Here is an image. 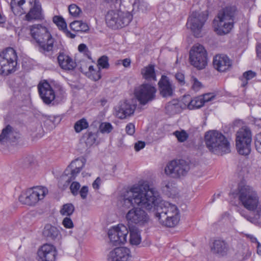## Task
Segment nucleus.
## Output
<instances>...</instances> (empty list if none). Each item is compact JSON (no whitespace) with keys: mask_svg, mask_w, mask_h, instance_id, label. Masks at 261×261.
<instances>
[{"mask_svg":"<svg viewBox=\"0 0 261 261\" xmlns=\"http://www.w3.org/2000/svg\"><path fill=\"white\" fill-rule=\"evenodd\" d=\"M64 32L65 33L67 37H70L71 38H74L75 37V34L71 33L67 29L64 31Z\"/></svg>","mask_w":261,"mask_h":261,"instance_id":"obj_63","label":"nucleus"},{"mask_svg":"<svg viewBox=\"0 0 261 261\" xmlns=\"http://www.w3.org/2000/svg\"><path fill=\"white\" fill-rule=\"evenodd\" d=\"M158 85L160 94L163 97H167L172 95L174 87L167 76L162 75Z\"/></svg>","mask_w":261,"mask_h":261,"instance_id":"obj_25","label":"nucleus"},{"mask_svg":"<svg viewBox=\"0 0 261 261\" xmlns=\"http://www.w3.org/2000/svg\"><path fill=\"white\" fill-rule=\"evenodd\" d=\"M133 11L145 12L148 9V5L144 0H134L133 3Z\"/></svg>","mask_w":261,"mask_h":261,"instance_id":"obj_35","label":"nucleus"},{"mask_svg":"<svg viewBox=\"0 0 261 261\" xmlns=\"http://www.w3.org/2000/svg\"><path fill=\"white\" fill-rule=\"evenodd\" d=\"M145 146V143L143 141H138L135 144L134 148L136 151H139L143 149Z\"/></svg>","mask_w":261,"mask_h":261,"instance_id":"obj_53","label":"nucleus"},{"mask_svg":"<svg viewBox=\"0 0 261 261\" xmlns=\"http://www.w3.org/2000/svg\"><path fill=\"white\" fill-rule=\"evenodd\" d=\"M39 95L46 105H57L60 103L64 97V91L59 88L54 90L46 81L41 82L38 85Z\"/></svg>","mask_w":261,"mask_h":261,"instance_id":"obj_7","label":"nucleus"},{"mask_svg":"<svg viewBox=\"0 0 261 261\" xmlns=\"http://www.w3.org/2000/svg\"><path fill=\"white\" fill-rule=\"evenodd\" d=\"M129 231L127 227L123 224H119L109 229L108 236L110 241L114 245L124 244L127 241Z\"/></svg>","mask_w":261,"mask_h":261,"instance_id":"obj_19","label":"nucleus"},{"mask_svg":"<svg viewBox=\"0 0 261 261\" xmlns=\"http://www.w3.org/2000/svg\"><path fill=\"white\" fill-rule=\"evenodd\" d=\"M189 60L191 64L197 69L204 68L207 65L206 51L200 44H195L190 51Z\"/></svg>","mask_w":261,"mask_h":261,"instance_id":"obj_15","label":"nucleus"},{"mask_svg":"<svg viewBox=\"0 0 261 261\" xmlns=\"http://www.w3.org/2000/svg\"><path fill=\"white\" fill-rule=\"evenodd\" d=\"M81 187V185L79 182L73 181L72 182L70 186V189L72 194L75 196L79 194V189Z\"/></svg>","mask_w":261,"mask_h":261,"instance_id":"obj_44","label":"nucleus"},{"mask_svg":"<svg viewBox=\"0 0 261 261\" xmlns=\"http://www.w3.org/2000/svg\"><path fill=\"white\" fill-rule=\"evenodd\" d=\"M192 84V88L195 91H198L202 87L201 83L195 77L192 76L191 79Z\"/></svg>","mask_w":261,"mask_h":261,"instance_id":"obj_43","label":"nucleus"},{"mask_svg":"<svg viewBox=\"0 0 261 261\" xmlns=\"http://www.w3.org/2000/svg\"><path fill=\"white\" fill-rule=\"evenodd\" d=\"M158 201L153 206L155 207L156 212L155 213V217L158 219H162L166 216H174L179 215V212L177 206L169 202L161 200L158 194Z\"/></svg>","mask_w":261,"mask_h":261,"instance_id":"obj_17","label":"nucleus"},{"mask_svg":"<svg viewBox=\"0 0 261 261\" xmlns=\"http://www.w3.org/2000/svg\"><path fill=\"white\" fill-rule=\"evenodd\" d=\"M53 21L58 27L59 29L64 31L67 29L66 23L63 17L55 16L53 17Z\"/></svg>","mask_w":261,"mask_h":261,"instance_id":"obj_39","label":"nucleus"},{"mask_svg":"<svg viewBox=\"0 0 261 261\" xmlns=\"http://www.w3.org/2000/svg\"><path fill=\"white\" fill-rule=\"evenodd\" d=\"M136 107L127 100L121 101L115 108L116 116L121 119L130 116L134 113Z\"/></svg>","mask_w":261,"mask_h":261,"instance_id":"obj_22","label":"nucleus"},{"mask_svg":"<svg viewBox=\"0 0 261 261\" xmlns=\"http://www.w3.org/2000/svg\"><path fill=\"white\" fill-rule=\"evenodd\" d=\"M173 135L176 137L180 142H184L187 140L189 135L184 130L181 131L176 130L173 133Z\"/></svg>","mask_w":261,"mask_h":261,"instance_id":"obj_41","label":"nucleus"},{"mask_svg":"<svg viewBox=\"0 0 261 261\" xmlns=\"http://www.w3.org/2000/svg\"><path fill=\"white\" fill-rule=\"evenodd\" d=\"M256 50L257 56L261 59V44H258L256 45Z\"/></svg>","mask_w":261,"mask_h":261,"instance_id":"obj_62","label":"nucleus"},{"mask_svg":"<svg viewBox=\"0 0 261 261\" xmlns=\"http://www.w3.org/2000/svg\"><path fill=\"white\" fill-rule=\"evenodd\" d=\"M17 55L12 47L7 48L0 53V74L6 76L16 70Z\"/></svg>","mask_w":261,"mask_h":261,"instance_id":"obj_9","label":"nucleus"},{"mask_svg":"<svg viewBox=\"0 0 261 261\" xmlns=\"http://www.w3.org/2000/svg\"><path fill=\"white\" fill-rule=\"evenodd\" d=\"M101 184V179L100 177H97L94 181L92 184L93 188L94 189H98L99 188V186Z\"/></svg>","mask_w":261,"mask_h":261,"instance_id":"obj_57","label":"nucleus"},{"mask_svg":"<svg viewBox=\"0 0 261 261\" xmlns=\"http://www.w3.org/2000/svg\"><path fill=\"white\" fill-rule=\"evenodd\" d=\"M47 193L48 190L45 187H35L22 193L19 197V201L23 204L33 206L43 199Z\"/></svg>","mask_w":261,"mask_h":261,"instance_id":"obj_12","label":"nucleus"},{"mask_svg":"<svg viewBox=\"0 0 261 261\" xmlns=\"http://www.w3.org/2000/svg\"><path fill=\"white\" fill-rule=\"evenodd\" d=\"M158 192L147 184L132 188L127 191L121 200L123 211L135 208V205L151 210L158 201Z\"/></svg>","mask_w":261,"mask_h":261,"instance_id":"obj_1","label":"nucleus"},{"mask_svg":"<svg viewBox=\"0 0 261 261\" xmlns=\"http://www.w3.org/2000/svg\"><path fill=\"white\" fill-rule=\"evenodd\" d=\"M88 193V188L87 186H83L80 191H79V193L80 194L81 197L83 199H85L87 197Z\"/></svg>","mask_w":261,"mask_h":261,"instance_id":"obj_51","label":"nucleus"},{"mask_svg":"<svg viewBox=\"0 0 261 261\" xmlns=\"http://www.w3.org/2000/svg\"><path fill=\"white\" fill-rule=\"evenodd\" d=\"M165 109L167 113L174 115L180 112L182 109H185V107L184 103L181 104L177 100H173L167 104Z\"/></svg>","mask_w":261,"mask_h":261,"instance_id":"obj_30","label":"nucleus"},{"mask_svg":"<svg viewBox=\"0 0 261 261\" xmlns=\"http://www.w3.org/2000/svg\"><path fill=\"white\" fill-rule=\"evenodd\" d=\"M24 164L26 166L31 165L34 162L33 158L31 156L27 157L24 159Z\"/></svg>","mask_w":261,"mask_h":261,"instance_id":"obj_61","label":"nucleus"},{"mask_svg":"<svg viewBox=\"0 0 261 261\" xmlns=\"http://www.w3.org/2000/svg\"><path fill=\"white\" fill-rule=\"evenodd\" d=\"M205 142L209 150L218 155L230 152V144L226 137L217 130H210L205 135Z\"/></svg>","mask_w":261,"mask_h":261,"instance_id":"obj_3","label":"nucleus"},{"mask_svg":"<svg viewBox=\"0 0 261 261\" xmlns=\"http://www.w3.org/2000/svg\"><path fill=\"white\" fill-rule=\"evenodd\" d=\"M74 210V206L72 203H66L62 206L60 213L63 216L70 217L73 213Z\"/></svg>","mask_w":261,"mask_h":261,"instance_id":"obj_36","label":"nucleus"},{"mask_svg":"<svg viewBox=\"0 0 261 261\" xmlns=\"http://www.w3.org/2000/svg\"><path fill=\"white\" fill-rule=\"evenodd\" d=\"M10 5L12 11L15 15L19 14L18 12H16V9L21 8L26 10L27 8L25 6H28L30 9L25 16L28 21L41 19L43 17L41 5L37 0H12Z\"/></svg>","mask_w":261,"mask_h":261,"instance_id":"obj_6","label":"nucleus"},{"mask_svg":"<svg viewBox=\"0 0 261 261\" xmlns=\"http://www.w3.org/2000/svg\"><path fill=\"white\" fill-rule=\"evenodd\" d=\"M129 232V242L132 245H139L141 241L140 232L137 227L134 225L128 226Z\"/></svg>","mask_w":261,"mask_h":261,"instance_id":"obj_31","label":"nucleus"},{"mask_svg":"<svg viewBox=\"0 0 261 261\" xmlns=\"http://www.w3.org/2000/svg\"><path fill=\"white\" fill-rule=\"evenodd\" d=\"M228 250L229 245L227 243L223 240H215L211 246V252L218 257L226 256Z\"/></svg>","mask_w":261,"mask_h":261,"instance_id":"obj_24","label":"nucleus"},{"mask_svg":"<svg viewBox=\"0 0 261 261\" xmlns=\"http://www.w3.org/2000/svg\"><path fill=\"white\" fill-rule=\"evenodd\" d=\"M238 212L240 213V214L245 219H246L248 221L253 222V218L249 217L248 215H247V213L246 211L243 209H239Z\"/></svg>","mask_w":261,"mask_h":261,"instance_id":"obj_55","label":"nucleus"},{"mask_svg":"<svg viewBox=\"0 0 261 261\" xmlns=\"http://www.w3.org/2000/svg\"><path fill=\"white\" fill-rule=\"evenodd\" d=\"M255 146L257 151L261 153V132L255 136Z\"/></svg>","mask_w":261,"mask_h":261,"instance_id":"obj_45","label":"nucleus"},{"mask_svg":"<svg viewBox=\"0 0 261 261\" xmlns=\"http://www.w3.org/2000/svg\"><path fill=\"white\" fill-rule=\"evenodd\" d=\"M125 219L128 226L136 224L142 226L147 224L149 221L147 213L141 208H132L128 211L125 215Z\"/></svg>","mask_w":261,"mask_h":261,"instance_id":"obj_18","label":"nucleus"},{"mask_svg":"<svg viewBox=\"0 0 261 261\" xmlns=\"http://www.w3.org/2000/svg\"><path fill=\"white\" fill-rule=\"evenodd\" d=\"M88 140H90L91 143H93L96 141V135L92 132H88Z\"/></svg>","mask_w":261,"mask_h":261,"instance_id":"obj_58","label":"nucleus"},{"mask_svg":"<svg viewBox=\"0 0 261 261\" xmlns=\"http://www.w3.org/2000/svg\"><path fill=\"white\" fill-rule=\"evenodd\" d=\"M131 252L125 247H119L110 251L106 257V261H130Z\"/></svg>","mask_w":261,"mask_h":261,"instance_id":"obj_20","label":"nucleus"},{"mask_svg":"<svg viewBox=\"0 0 261 261\" xmlns=\"http://www.w3.org/2000/svg\"><path fill=\"white\" fill-rule=\"evenodd\" d=\"M20 138L19 133L10 125L3 129L0 134V143L6 145L9 143L15 142Z\"/></svg>","mask_w":261,"mask_h":261,"instance_id":"obj_21","label":"nucleus"},{"mask_svg":"<svg viewBox=\"0 0 261 261\" xmlns=\"http://www.w3.org/2000/svg\"><path fill=\"white\" fill-rule=\"evenodd\" d=\"M237 13L236 7H227L220 11L213 21L214 31L219 35L230 32L233 27L234 17Z\"/></svg>","mask_w":261,"mask_h":261,"instance_id":"obj_2","label":"nucleus"},{"mask_svg":"<svg viewBox=\"0 0 261 261\" xmlns=\"http://www.w3.org/2000/svg\"><path fill=\"white\" fill-rule=\"evenodd\" d=\"M113 128L112 125L109 122H102L99 126V130L102 134H109Z\"/></svg>","mask_w":261,"mask_h":261,"instance_id":"obj_40","label":"nucleus"},{"mask_svg":"<svg viewBox=\"0 0 261 261\" xmlns=\"http://www.w3.org/2000/svg\"><path fill=\"white\" fill-rule=\"evenodd\" d=\"M81 21H74L72 22L70 24V28L71 30L76 32H79L80 29Z\"/></svg>","mask_w":261,"mask_h":261,"instance_id":"obj_50","label":"nucleus"},{"mask_svg":"<svg viewBox=\"0 0 261 261\" xmlns=\"http://www.w3.org/2000/svg\"><path fill=\"white\" fill-rule=\"evenodd\" d=\"M158 220L162 225L172 227L178 223L180 220V215L174 216H166V217L162 218V219Z\"/></svg>","mask_w":261,"mask_h":261,"instance_id":"obj_34","label":"nucleus"},{"mask_svg":"<svg viewBox=\"0 0 261 261\" xmlns=\"http://www.w3.org/2000/svg\"><path fill=\"white\" fill-rule=\"evenodd\" d=\"M85 163L86 160L84 158H78L73 161L60 177L59 186L62 185L63 189L66 188L70 182L74 180L81 172Z\"/></svg>","mask_w":261,"mask_h":261,"instance_id":"obj_10","label":"nucleus"},{"mask_svg":"<svg viewBox=\"0 0 261 261\" xmlns=\"http://www.w3.org/2000/svg\"><path fill=\"white\" fill-rule=\"evenodd\" d=\"M56 255L55 247L48 244H44L38 251L40 261H54Z\"/></svg>","mask_w":261,"mask_h":261,"instance_id":"obj_23","label":"nucleus"},{"mask_svg":"<svg viewBox=\"0 0 261 261\" xmlns=\"http://www.w3.org/2000/svg\"><path fill=\"white\" fill-rule=\"evenodd\" d=\"M156 92L154 86L144 83L135 89L134 95L141 105H145L155 99Z\"/></svg>","mask_w":261,"mask_h":261,"instance_id":"obj_16","label":"nucleus"},{"mask_svg":"<svg viewBox=\"0 0 261 261\" xmlns=\"http://www.w3.org/2000/svg\"><path fill=\"white\" fill-rule=\"evenodd\" d=\"M201 98L204 104L206 102L211 101L215 98V95L212 93H206L202 95H200Z\"/></svg>","mask_w":261,"mask_h":261,"instance_id":"obj_48","label":"nucleus"},{"mask_svg":"<svg viewBox=\"0 0 261 261\" xmlns=\"http://www.w3.org/2000/svg\"><path fill=\"white\" fill-rule=\"evenodd\" d=\"M78 50L80 52L86 53L88 52L87 46L85 44H81L78 46Z\"/></svg>","mask_w":261,"mask_h":261,"instance_id":"obj_60","label":"nucleus"},{"mask_svg":"<svg viewBox=\"0 0 261 261\" xmlns=\"http://www.w3.org/2000/svg\"><path fill=\"white\" fill-rule=\"evenodd\" d=\"M125 130L127 134L133 135L135 132V127L134 124L132 123H128L125 127Z\"/></svg>","mask_w":261,"mask_h":261,"instance_id":"obj_49","label":"nucleus"},{"mask_svg":"<svg viewBox=\"0 0 261 261\" xmlns=\"http://www.w3.org/2000/svg\"><path fill=\"white\" fill-rule=\"evenodd\" d=\"M60 234L59 230L50 224L46 225L43 231V235L48 240H55Z\"/></svg>","mask_w":261,"mask_h":261,"instance_id":"obj_33","label":"nucleus"},{"mask_svg":"<svg viewBox=\"0 0 261 261\" xmlns=\"http://www.w3.org/2000/svg\"><path fill=\"white\" fill-rule=\"evenodd\" d=\"M256 76V73L251 71L249 70L248 71L245 72L243 73V77H241V80H243V79H245L247 81L250 80L252 79H253L254 77Z\"/></svg>","mask_w":261,"mask_h":261,"instance_id":"obj_47","label":"nucleus"},{"mask_svg":"<svg viewBox=\"0 0 261 261\" xmlns=\"http://www.w3.org/2000/svg\"><path fill=\"white\" fill-rule=\"evenodd\" d=\"M182 103H184L185 109L189 110L199 109L204 106L200 96L192 98L190 95H185L182 99Z\"/></svg>","mask_w":261,"mask_h":261,"instance_id":"obj_27","label":"nucleus"},{"mask_svg":"<svg viewBox=\"0 0 261 261\" xmlns=\"http://www.w3.org/2000/svg\"><path fill=\"white\" fill-rule=\"evenodd\" d=\"M89 126V123L87 120L82 118L75 122L74 128L76 133H80L83 129H86Z\"/></svg>","mask_w":261,"mask_h":261,"instance_id":"obj_37","label":"nucleus"},{"mask_svg":"<svg viewBox=\"0 0 261 261\" xmlns=\"http://www.w3.org/2000/svg\"><path fill=\"white\" fill-rule=\"evenodd\" d=\"M162 189L163 192L168 197H174L177 193V190L175 184L168 180L162 182Z\"/></svg>","mask_w":261,"mask_h":261,"instance_id":"obj_29","label":"nucleus"},{"mask_svg":"<svg viewBox=\"0 0 261 261\" xmlns=\"http://www.w3.org/2000/svg\"><path fill=\"white\" fill-rule=\"evenodd\" d=\"M190 170L189 164L185 160H173L169 162L165 168V174L174 178L185 176Z\"/></svg>","mask_w":261,"mask_h":261,"instance_id":"obj_14","label":"nucleus"},{"mask_svg":"<svg viewBox=\"0 0 261 261\" xmlns=\"http://www.w3.org/2000/svg\"><path fill=\"white\" fill-rule=\"evenodd\" d=\"M239 199L242 205L250 211L255 212L259 217L261 212V204L256 191L249 186L241 188L239 193Z\"/></svg>","mask_w":261,"mask_h":261,"instance_id":"obj_5","label":"nucleus"},{"mask_svg":"<svg viewBox=\"0 0 261 261\" xmlns=\"http://www.w3.org/2000/svg\"><path fill=\"white\" fill-rule=\"evenodd\" d=\"M236 143L239 154L247 155L251 151L252 134L249 128L244 126L236 133Z\"/></svg>","mask_w":261,"mask_h":261,"instance_id":"obj_11","label":"nucleus"},{"mask_svg":"<svg viewBox=\"0 0 261 261\" xmlns=\"http://www.w3.org/2000/svg\"><path fill=\"white\" fill-rule=\"evenodd\" d=\"M207 15L203 12H193L189 17L187 27L196 37L202 36V31Z\"/></svg>","mask_w":261,"mask_h":261,"instance_id":"obj_13","label":"nucleus"},{"mask_svg":"<svg viewBox=\"0 0 261 261\" xmlns=\"http://www.w3.org/2000/svg\"><path fill=\"white\" fill-rule=\"evenodd\" d=\"M133 19L131 13L128 11H122L119 9H111L106 15L107 25L113 29L122 28L127 25Z\"/></svg>","mask_w":261,"mask_h":261,"instance_id":"obj_8","label":"nucleus"},{"mask_svg":"<svg viewBox=\"0 0 261 261\" xmlns=\"http://www.w3.org/2000/svg\"><path fill=\"white\" fill-rule=\"evenodd\" d=\"M213 65L216 69L224 72L229 69L231 63L228 57L224 55H216L213 60Z\"/></svg>","mask_w":261,"mask_h":261,"instance_id":"obj_26","label":"nucleus"},{"mask_svg":"<svg viewBox=\"0 0 261 261\" xmlns=\"http://www.w3.org/2000/svg\"><path fill=\"white\" fill-rule=\"evenodd\" d=\"M63 225L66 228H72L73 227V223L69 217H65L62 221Z\"/></svg>","mask_w":261,"mask_h":261,"instance_id":"obj_46","label":"nucleus"},{"mask_svg":"<svg viewBox=\"0 0 261 261\" xmlns=\"http://www.w3.org/2000/svg\"><path fill=\"white\" fill-rule=\"evenodd\" d=\"M247 237L250 239L251 242H256L257 243V241L256 238L254 237L251 234H247Z\"/></svg>","mask_w":261,"mask_h":261,"instance_id":"obj_64","label":"nucleus"},{"mask_svg":"<svg viewBox=\"0 0 261 261\" xmlns=\"http://www.w3.org/2000/svg\"><path fill=\"white\" fill-rule=\"evenodd\" d=\"M98 65L102 68L108 69L109 67L108 58L106 56L101 57L98 60Z\"/></svg>","mask_w":261,"mask_h":261,"instance_id":"obj_42","label":"nucleus"},{"mask_svg":"<svg viewBox=\"0 0 261 261\" xmlns=\"http://www.w3.org/2000/svg\"><path fill=\"white\" fill-rule=\"evenodd\" d=\"M141 73L143 78L147 81H156L154 66L153 65L149 64L143 67L141 70Z\"/></svg>","mask_w":261,"mask_h":261,"instance_id":"obj_32","label":"nucleus"},{"mask_svg":"<svg viewBox=\"0 0 261 261\" xmlns=\"http://www.w3.org/2000/svg\"><path fill=\"white\" fill-rule=\"evenodd\" d=\"M175 77L181 85L185 84V76L183 73L181 72H177L176 73Z\"/></svg>","mask_w":261,"mask_h":261,"instance_id":"obj_52","label":"nucleus"},{"mask_svg":"<svg viewBox=\"0 0 261 261\" xmlns=\"http://www.w3.org/2000/svg\"><path fill=\"white\" fill-rule=\"evenodd\" d=\"M91 76L94 81H96L99 80L101 78L100 67L98 68V71H96L95 70V72L92 73Z\"/></svg>","mask_w":261,"mask_h":261,"instance_id":"obj_54","label":"nucleus"},{"mask_svg":"<svg viewBox=\"0 0 261 261\" xmlns=\"http://www.w3.org/2000/svg\"><path fill=\"white\" fill-rule=\"evenodd\" d=\"M30 32L33 40L39 45L41 51L53 50L54 39L46 27L34 24L30 27Z\"/></svg>","mask_w":261,"mask_h":261,"instance_id":"obj_4","label":"nucleus"},{"mask_svg":"<svg viewBox=\"0 0 261 261\" xmlns=\"http://www.w3.org/2000/svg\"><path fill=\"white\" fill-rule=\"evenodd\" d=\"M88 30L89 27L87 24L81 21L80 29H79V32H86Z\"/></svg>","mask_w":261,"mask_h":261,"instance_id":"obj_59","label":"nucleus"},{"mask_svg":"<svg viewBox=\"0 0 261 261\" xmlns=\"http://www.w3.org/2000/svg\"><path fill=\"white\" fill-rule=\"evenodd\" d=\"M58 61L61 68L65 70H72L76 67L75 62L63 53L59 54Z\"/></svg>","mask_w":261,"mask_h":261,"instance_id":"obj_28","label":"nucleus"},{"mask_svg":"<svg viewBox=\"0 0 261 261\" xmlns=\"http://www.w3.org/2000/svg\"><path fill=\"white\" fill-rule=\"evenodd\" d=\"M119 62H122V64L124 67H129L130 65L131 60L129 58H126L123 60H118Z\"/></svg>","mask_w":261,"mask_h":261,"instance_id":"obj_56","label":"nucleus"},{"mask_svg":"<svg viewBox=\"0 0 261 261\" xmlns=\"http://www.w3.org/2000/svg\"><path fill=\"white\" fill-rule=\"evenodd\" d=\"M70 14L74 17H79L82 14V11L75 4H71L68 7Z\"/></svg>","mask_w":261,"mask_h":261,"instance_id":"obj_38","label":"nucleus"}]
</instances>
